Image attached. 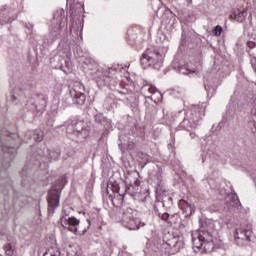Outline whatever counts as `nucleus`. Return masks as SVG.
I'll return each mask as SVG.
<instances>
[{"instance_id":"dca6fc26","label":"nucleus","mask_w":256,"mask_h":256,"mask_svg":"<svg viewBox=\"0 0 256 256\" xmlns=\"http://www.w3.org/2000/svg\"><path fill=\"white\" fill-rule=\"evenodd\" d=\"M162 219H164V221H167V223H169L170 225H177V222L181 220V218H179V214H163Z\"/></svg>"},{"instance_id":"2f4dec72","label":"nucleus","mask_w":256,"mask_h":256,"mask_svg":"<svg viewBox=\"0 0 256 256\" xmlns=\"http://www.w3.org/2000/svg\"><path fill=\"white\" fill-rule=\"evenodd\" d=\"M199 109V107H194V111H197Z\"/></svg>"},{"instance_id":"7c9ffc66","label":"nucleus","mask_w":256,"mask_h":256,"mask_svg":"<svg viewBox=\"0 0 256 256\" xmlns=\"http://www.w3.org/2000/svg\"><path fill=\"white\" fill-rule=\"evenodd\" d=\"M191 139H195V133H190Z\"/></svg>"},{"instance_id":"aec40b11","label":"nucleus","mask_w":256,"mask_h":256,"mask_svg":"<svg viewBox=\"0 0 256 256\" xmlns=\"http://www.w3.org/2000/svg\"><path fill=\"white\" fill-rule=\"evenodd\" d=\"M144 87H148V91L150 92L151 95H159V97H162V95L157 91V88L151 84H144Z\"/></svg>"},{"instance_id":"2eb2a0df","label":"nucleus","mask_w":256,"mask_h":256,"mask_svg":"<svg viewBox=\"0 0 256 256\" xmlns=\"http://www.w3.org/2000/svg\"><path fill=\"white\" fill-rule=\"evenodd\" d=\"M232 19L239 21V23H243L245 19H247V8H236L231 13Z\"/></svg>"},{"instance_id":"c85d7f7f","label":"nucleus","mask_w":256,"mask_h":256,"mask_svg":"<svg viewBox=\"0 0 256 256\" xmlns=\"http://www.w3.org/2000/svg\"><path fill=\"white\" fill-rule=\"evenodd\" d=\"M65 66L67 67L68 71L71 69V62L69 60L65 61Z\"/></svg>"},{"instance_id":"b1692460","label":"nucleus","mask_w":256,"mask_h":256,"mask_svg":"<svg viewBox=\"0 0 256 256\" xmlns=\"http://www.w3.org/2000/svg\"><path fill=\"white\" fill-rule=\"evenodd\" d=\"M104 120H105V117H103V114L98 113L95 115V121L97 123H103Z\"/></svg>"},{"instance_id":"f03ea898","label":"nucleus","mask_w":256,"mask_h":256,"mask_svg":"<svg viewBox=\"0 0 256 256\" xmlns=\"http://www.w3.org/2000/svg\"><path fill=\"white\" fill-rule=\"evenodd\" d=\"M60 224L68 231L75 233V235H85L89 231V227H91V220L87 219L85 223L79 224L77 218L64 214L60 218Z\"/></svg>"},{"instance_id":"5701e85b","label":"nucleus","mask_w":256,"mask_h":256,"mask_svg":"<svg viewBox=\"0 0 256 256\" xmlns=\"http://www.w3.org/2000/svg\"><path fill=\"white\" fill-rule=\"evenodd\" d=\"M223 32V28L219 25H217L214 30L213 33L216 37H219V35H221V33Z\"/></svg>"},{"instance_id":"0eeeda50","label":"nucleus","mask_w":256,"mask_h":256,"mask_svg":"<svg viewBox=\"0 0 256 256\" xmlns=\"http://www.w3.org/2000/svg\"><path fill=\"white\" fill-rule=\"evenodd\" d=\"M67 132L69 135H75L77 139H87L91 133V127L85 121L72 120L68 125Z\"/></svg>"},{"instance_id":"1a4fd4ad","label":"nucleus","mask_w":256,"mask_h":256,"mask_svg":"<svg viewBox=\"0 0 256 256\" xmlns=\"http://www.w3.org/2000/svg\"><path fill=\"white\" fill-rule=\"evenodd\" d=\"M205 113V109H201L198 113L193 116H189V118H185L181 123L180 127L185 129L186 131H191V129H196L199 125V121L201 119V114Z\"/></svg>"},{"instance_id":"412c9836","label":"nucleus","mask_w":256,"mask_h":256,"mask_svg":"<svg viewBox=\"0 0 256 256\" xmlns=\"http://www.w3.org/2000/svg\"><path fill=\"white\" fill-rule=\"evenodd\" d=\"M48 159H51L52 161H57V159H59L60 154L57 151H48V155H47Z\"/></svg>"},{"instance_id":"9d476101","label":"nucleus","mask_w":256,"mask_h":256,"mask_svg":"<svg viewBox=\"0 0 256 256\" xmlns=\"http://www.w3.org/2000/svg\"><path fill=\"white\" fill-rule=\"evenodd\" d=\"M70 95L77 105H83L85 103V86L78 84L74 86V89L70 90Z\"/></svg>"},{"instance_id":"c756f323","label":"nucleus","mask_w":256,"mask_h":256,"mask_svg":"<svg viewBox=\"0 0 256 256\" xmlns=\"http://www.w3.org/2000/svg\"><path fill=\"white\" fill-rule=\"evenodd\" d=\"M182 73H185V75H189V73H195V71L186 70V72H182Z\"/></svg>"},{"instance_id":"393cba45","label":"nucleus","mask_w":256,"mask_h":256,"mask_svg":"<svg viewBox=\"0 0 256 256\" xmlns=\"http://www.w3.org/2000/svg\"><path fill=\"white\" fill-rule=\"evenodd\" d=\"M248 53H249L250 57H252V59H256V48L249 49Z\"/></svg>"},{"instance_id":"423d86ee","label":"nucleus","mask_w":256,"mask_h":256,"mask_svg":"<svg viewBox=\"0 0 256 256\" xmlns=\"http://www.w3.org/2000/svg\"><path fill=\"white\" fill-rule=\"evenodd\" d=\"M67 184V178L62 177L58 183L52 187L48 194V211L49 213H54L55 209L59 206V201L61 197V189Z\"/></svg>"},{"instance_id":"cd10ccee","label":"nucleus","mask_w":256,"mask_h":256,"mask_svg":"<svg viewBox=\"0 0 256 256\" xmlns=\"http://www.w3.org/2000/svg\"><path fill=\"white\" fill-rule=\"evenodd\" d=\"M250 62L252 69H254V72L256 73V58H252Z\"/></svg>"},{"instance_id":"7ed1b4c3","label":"nucleus","mask_w":256,"mask_h":256,"mask_svg":"<svg viewBox=\"0 0 256 256\" xmlns=\"http://www.w3.org/2000/svg\"><path fill=\"white\" fill-rule=\"evenodd\" d=\"M121 223L126 229H130V231H137V229L145 227V222H141V220L137 218V211L132 208L122 209Z\"/></svg>"},{"instance_id":"f257e3e1","label":"nucleus","mask_w":256,"mask_h":256,"mask_svg":"<svg viewBox=\"0 0 256 256\" xmlns=\"http://www.w3.org/2000/svg\"><path fill=\"white\" fill-rule=\"evenodd\" d=\"M216 235L217 232L207 230L205 226L193 231L192 241L195 253H211L215 247H219V240Z\"/></svg>"},{"instance_id":"473e14b6","label":"nucleus","mask_w":256,"mask_h":256,"mask_svg":"<svg viewBox=\"0 0 256 256\" xmlns=\"http://www.w3.org/2000/svg\"><path fill=\"white\" fill-rule=\"evenodd\" d=\"M156 191H157V193H160V191H161V190H159V188H157V190H156Z\"/></svg>"},{"instance_id":"a211bd4d","label":"nucleus","mask_w":256,"mask_h":256,"mask_svg":"<svg viewBox=\"0 0 256 256\" xmlns=\"http://www.w3.org/2000/svg\"><path fill=\"white\" fill-rule=\"evenodd\" d=\"M2 151H4L5 155H10V159H13V157H15V154L17 153V149L13 147H3Z\"/></svg>"},{"instance_id":"20e7f679","label":"nucleus","mask_w":256,"mask_h":256,"mask_svg":"<svg viewBox=\"0 0 256 256\" xmlns=\"http://www.w3.org/2000/svg\"><path fill=\"white\" fill-rule=\"evenodd\" d=\"M63 29H67V17L65 16V10L58 9L55 11L51 21L50 35L57 38L61 35Z\"/></svg>"},{"instance_id":"4be33fe9","label":"nucleus","mask_w":256,"mask_h":256,"mask_svg":"<svg viewBox=\"0 0 256 256\" xmlns=\"http://www.w3.org/2000/svg\"><path fill=\"white\" fill-rule=\"evenodd\" d=\"M5 255L7 256H13V245L11 243L7 244L4 247Z\"/></svg>"},{"instance_id":"6ab92c4d","label":"nucleus","mask_w":256,"mask_h":256,"mask_svg":"<svg viewBox=\"0 0 256 256\" xmlns=\"http://www.w3.org/2000/svg\"><path fill=\"white\" fill-rule=\"evenodd\" d=\"M34 141H37V143H41L43 141V132L41 130H36L33 134Z\"/></svg>"},{"instance_id":"f3484780","label":"nucleus","mask_w":256,"mask_h":256,"mask_svg":"<svg viewBox=\"0 0 256 256\" xmlns=\"http://www.w3.org/2000/svg\"><path fill=\"white\" fill-rule=\"evenodd\" d=\"M126 183H129L130 187L128 188V191H131L133 187H137L136 191L133 193H137L139 191V179L137 177L130 176L126 179Z\"/></svg>"},{"instance_id":"6e6552de","label":"nucleus","mask_w":256,"mask_h":256,"mask_svg":"<svg viewBox=\"0 0 256 256\" xmlns=\"http://www.w3.org/2000/svg\"><path fill=\"white\" fill-rule=\"evenodd\" d=\"M183 245H185L183 236H173L166 241L165 249L169 255H175V253H179L183 249Z\"/></svg>"},{"instance_id":"4468645a","label":"nucleus","mask_w":256,"mask_h":256,"mask_svg":"<svg viewBox=\"0 0 256 256\" xmlns=\"http://www.w3.org/2000/svg\"><path fill=\"white\" fill-rule=\"evenodd\" d=\"M111 71H113V69L108 68V70H103V69H99L96 72V81L98 83V85H107V83H109V75H111Z\"/></svg>"},{"instance_id":"ddd939ff","label":"nucleus","mask_w":256,"mask_h":256,"mask_svg":"<svg viewBox=\"0 0 256 256\" xmlns=\"http://www.w3.org/2000/svg\"><path fill=\"white\" fill-rule=\"evenodd\" d=\"M179 207L184 213L185 217H191L195 213V205L191 203V200L182 199L179 201Z\"/></svg>"},{"instance_id":"9b49d317","label":"nucleus","mask_w":256,"mask_h":256,"mask_svg":"<svg viewBox=\"0 0 256 256\" xmlns=\"http://www.w3.org/2000/svg\"><path fill=\"white\" fill-rule=\"evenodd\" d=\"M204 79V87L208 93V97H213L215 95V87H219L221 82L219 79L213 77V75H206Z\"/></svg>"},{"instance_id":"39448f33","label":"nucleus","mask_w":256,"mask_h":256,"mask_svg":"<svg viewBox=\"0 0 256 256\" xmlns=\"http://www.w3.org/2000/svg\"><path fill=\"white\" fill-rule=\"evenodd\" d=\"M140 63L144 69H147V67L159 69L163 65V55L159 53V50L148 49L144 52Z\"/></svg>"},{"instance_id":"a878e982","label":"nucleus","mask_w":256,"mask_h":256,"mask_svg":"<svg viewBox=\"0 0 256 256\" xmlns=\"http://www.w3.org/2000/svg\"><path fill=\"white\" fill-rule=\"evenodd\" d=\"M247 46L249 49H256V43L253 41H248Z\"/></svg>"},{"instance_id":"bb28decb","label":"nucleus","mask_w":256,"mask_h":256,"mask_svg":"<svg viewBox=\"0 0 256 256\" xmlns=\"http://www.w3.org/2000/svg\"><path fill=\"white\" fill-rule=\"evenodd\" d=\"M232 199H233V201H234V203L231 204L232 207H237V205H239V198H237V196H233Z\"/></svg>"},{"instance_id":"f8f14e48","label":"nucleus","mask_w":256,"mask_h":256,"mask_svg":"<svg viewBox=\"0 0 256 256\" xmlns=\"http://www.w3.org/2000/svg\"><path fill=\"white\" fill-rule=\"evenodd\" d=\"M253 232L251 230H245L243 228H237L234 238L237 245H245L247 241H251Z\"/></svg>"}]
</instances>
